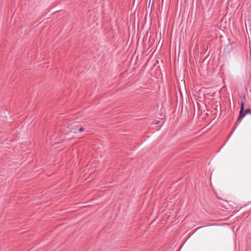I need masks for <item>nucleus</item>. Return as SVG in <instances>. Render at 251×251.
I'll list each match as a JSON object with an SVG mask.
<instances>
[{
	"instance_id": "f257e3e1",
	"label": "nucleus",
	"mask_w": 251,
	"mask_h": 251,
	"mask_svg": "<svg viewBox=\"0 0 251 251\" xmlns=\"http://www.w3.org/2000/svg\"><path fill=\"white\" fill-rule=\"evenodd\" d=\"M70 130V132L74 133H79L85 131V128L82 127L80 125L72 124L69 127Z\"/></svg>"
},
{
	"instance_id": "f03ea898",
	"label": "nucleus",
	"mask_w": 251,
	"mask_h": 251,
	"mask_svg": "<svg viewBox=\"0 0 251 251\" xmlns=\"http://www.w3.org/2000/svg\"><path fill=\"white\" fill-rule=\"evenodd\" d=\"M246 114L244 112V102L242 101L241 102V107L240 110L239 112V116L238 120L239 121H241L242 119L245 116Z\"/></svg>"
},
{
	"instance_id": "7ed1b4c3",
	"label": "nucleus",
	"mask_w": 251,
	"mask_h": 251,
	"mask_svg": "<svg viewBox=\"0 0 251 251\" xmlns=\"http://www.w3.org/2000/svg\"><path fill=\"white\" fill-rule=\"evenodd\" d=\"M244 112H245L246 115L251 114V110L250 109H249V108L248 109H246L244 111Z\"/></svg>"
},
{
	"instance_id": "20e7f679",
	"label": "nucleus",
	"mask_w": 251,
	"mask_h": 251,
	"mask_svg": "<svg viewBox=\"0 0 251 251\" xmlns=\"http://www.w3.org/2000/svg\"><path fill=\"white\" fill-rule=\"evenodd\" d=\"M158 123H159V121H155V122H154V124H158Z\"/></svg>"
}]
</instances>
